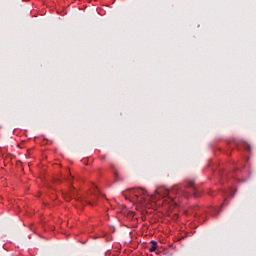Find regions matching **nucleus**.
Here are the masks:
<instances>
[{
  "instance_id": "1",
  "label": "nucleus",
  "mask_w": 256,
  "mask_h": 256,
  "mask_svg": "<svg viewBox=\"0 0 256 256\" xmlns=\"http://www.w3.org/2000/svg\"><path fill=\"white\" fill-rule=\"evenodd\" d=\"M128 193L133 197H136L138 203H143V201H148V199H151V201H157L159 199H165V197H168V199L173 202V195L177 193V188H173L169 191V189L165 187H158L156 188L154 195H149L141 188L131 189Z\"/></svg>"
},
{
  "instance_id": "2",
  "label": "nucleus",
  "mask_w": 256,
  "mask_h": 256,
  "mask_svg": "<svg viewBox=\"0 0 256 256\" xmlns=\"http://www.w3.org/2000/svg\"><path fill=\"white\" fill-rule=\"evenodd\" d=\"M152 243H153V246L150 248L151 252H153V251H155V249H157V242L152 241Z\"/></svg>"
},
{
  "instance_id": "3",
  "label": "nucleus",
  "mask_w": 256,
  "mask_h": 256,
  "mask_svg": "<svg viewBox=\"0 0 256 256\" xmlns=\"http://www.w3.org/2000/svg\"><path fill=\"white\" fill-rule=\"evenodd\" d=\"M247 149H248V150L251 149V146L247 145Z\"/></svg>"
},
{
  "instance_id": "4",
  "label": "nucleus",
  "mask_w": 256,
  "mask_h": 256,
  "mask_svg": "<svg viewBox=\"0 0 256 256\" xmlns=\"http://www.w3.org/2000/svg\"><path fill=\"white\" fill-rule=\"evenodd\" d=\"M192 185H193V182H190V187H192Z\"/></svg>"
}]
</instances>
